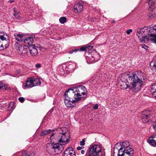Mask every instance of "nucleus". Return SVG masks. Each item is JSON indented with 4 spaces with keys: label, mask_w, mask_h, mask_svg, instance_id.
Returning <instances> with one entry per match:
<instances>
[{
    "label": "nucleus",
    "mask_w": 156,
    "mask_h": 156,
    "mask_svg": "<svg viewBox=\"0 0 156 156\" xmlns=\"http://www.w3.org/2000/svg\"><path fill=\"white\" fill-rule=\"evenodd\" d=\"M146 78L145 74L141 71H135L130 75L125 74L122 77V81L126 84L125 89L128 88L135 92L140 91L143 81Z\"/></svg>",
    "instance_id": "1"
},
{
    "label": "nucleus",
    "mask_w": 156,
    "mask_h": 156,
    "mask_svg": "<svg viewBox=\"0 0 156 156\" xmlns=\"http://www.w3.org/2000/svg\"><path fill=\"white\" fill-rule=\"evenodd\" d=\"M87 90L83 86H79L77 88L69 89L64 94V101L66 106L68 107H74L73 105L79 101L81 99L85 100L86 97H82V95H87Z\"/></svg>",
    "instance_id": "2"
},
{
    "label": "nucleus",
    "mask_w": 156,
    "mask_h": 156,
    "mask_svg": "<svg viewBox=\"0 0 156 156\" xmlns=\"http://www.w3.org/2000/svg\"><path fill=\"white\" fill-rule=\"evenodd\" d=\"M154 31L156 32V24L153 27H148L147 29L145 27L141 29H138L137 30V35L141 42H143L145 39H147L148 41H151L155 43L154 41L149 39V37L156 35V34H152L151 33L154 32Z\"/></svg>",
    "instance_id": "3"
},
{
    "label": "nucleus",
    "mask_w": 156,
    "mask_h": 156,
    "mask_svg": "<svg viewBox=\"0 0 156 156\" xmlns=\"http://www.w3.org/2000/svg\"><path fill=\"white\" fill-rule=\"evenodd\" d=\"M47 150L48 152L52 155H55L60 153L63 149L62 145L58 144L48 143L46 145Z\"/></svg>",
    "instance_id": "4"
},
{
    "label": "nucleus",
    "mask_w": 156,
    "mask_h": 156,
    "mask_svg": "<svg viewBox=\"0 0 156 156\" xmlns=\"http://www.w3.org/2000/svg\"><path fill=\"white\" fill-rule=\"evenodd\" d=\"M101 150V148L99 145H94L92 146L89 151L87 152L85 156H98V153Z\"/></svg>",
    "instance_id": "5"
},
{
    "label": "nucleus",
    "mask_w": 156,
    "mask_h": 156,
    "mask_svg": "<svg viewBox=\"0 0 156 156\" xmlns=\"http://www.w3.org/2000/svg\"><path fill=\"white\" fill-rule=\"evenodd\" d=\"M122 149L126 152L127 154L134 155V150L132 147L130 145L129 142L127 141H125L120 143Z\"/></svg>",
    "instance_id": "6"
},
{
    "label": "nucleus",
    "mask_w": 156,
    "mask_h": 156,
    "mask_svg": "<svg viewBox=\"0 0 156 156\" xmlns=\"http://www.w3.org/2000/svg\"><path fill=\"white\" fill-rule=\"evenodd\" d=\"M62 131V135L61 136L60 135V137L59 138V143H65L66 144L68 143L69 140V136L68 134L66 133V132L67 131V129L65 127H62L61 128Z\"/></svg>",
    "instance_id": "7"
},
{
    "label": "nucleus",
    "mask_w": 156,
    "mask_h": 156,
    "mask_svg": "<svg viewBox=\"0 0 156 156\" xmlns=\"http://www.w3.org/2000/svg\"><path fill=\"white\" fill-rule=\"evenodd\" d=\"M151 113L150 110H145L141 113L140 117L142 121L144 123H147L151 120Z\"/></svg>",
    "instance_id": "8"
},
{
    "label": "nucleus",
    "mask_w": 156,
    "mask_h": 156,
    "mask_svg": "<svg viewBox=\"0 0 156 156\" xmlns=\"http://www.w3.org/2000/svg\"><path fill=\"white\" fill-rule=\"evenodd\" d=\"M29 52V55L32 56H36L37 54V50L34 44L27 46Z\"/></svg>",
    "instance_id": "9"
},
{
    "label": "nucleus",
    "mask_w": 156,
    "mask_h": 156,
    "mask_svg": "<svg viewBox=\"0 0 156 156\" xmlns=\"http://www.w3.org/2000/svg\"><path fill=\"white\" fill-rule=\"evenodd\" d=\"M88 57L90 62H91L97 61L100 58V55L96 52H95L94 54L93 52H92L89 55Z\"/></svg>",
    "instance_id": "10"
},
{
    "label": "nucleus",
    "mask_w": 156,
    "mask_h": 156,
    "mask_svg": "<svg viewBox=\"0 0 156 156\" xmlns=\"http://www.w3.org/2000/svg\"><path fill=\"white\" fill-rule=\"evenodd\" d=\"M60 136L59 134H55L54 133L52 134L50 137V141L51 142V144H58L59 143V138Z\"/></svg>",
    "instance_id": "11"
},
{
    "label": "nucleus",
    "mask_w": 156,
    "mask_h": 156,
    "mask_svg": "<svg viewBox=\"0 0 156 156\" xmlns=\"http://www.w3.org/2000/svg\"><path fill=\"white\" fill-rule=\"evenodd\" d=\"M63 156H76L75 152L72 147H68L64 151Z\"/></svg>",
    "instance_id": "12"
},
{
    "label": "nucleus",
    "mask_w": 156,
    "mask_h": 156,
    "mask_svg": "<svg viewBox=\"0 0 156 156\" xmlns=\"http://www.w3.org/2000/svg\"><path fill=\"white\" fill-rule=\"evenodd\" d=\"M33 82L32 78H28L25 83H23V88L25 89L26 88H30L34 87Z\"/></svg>",
    "instance_id": "13"
},
{
    "label": "nucleus",
    "mask_w": 156,
    "mask_h": 156,
    "mask_svg": "<svg viewBox=\"0 0 156 156\" xmlns=\"http://www.w3.org/2000/svg\"><path fill=\"white\" fill-rule=\"evenodd\" d=\"M120 150L118 151V152H116L115 156H133L134 155L127 154L126 152L122 149V147H120Z\"/></svg>",
    "instance_id": "14"
},
{
    "label": "nucleus",
    "mask_w": 156,
    "mask_h": 156,
    "mask_svg": "<svg viewBox=\"0 0 156 156\" xmlns=\"http://www.w3.org/2000/svg\"><path fill=\"white\" fill-rule=\"evenodd\" d=\"M148 142L151 146L156 147V135H153L150 137L148 140Z\"/></svg>",
    "instance_id": "15"
},
{
    "label": "nucleus",
    "mask_w": 156,
    "mask_h": 156,
    "mask_svg": "<svg viewBox=\"0 0 156 156\" xmlns=\"http://www.w3.org/2000/svg\"><path fill=\"white\" fill-rule=\"evenodd\" d=\"M33 41V37L32 36H29L23 39V42L27 44V46L31 45Z\"/></svg>",
    "instance_id": "16"
},
{
    "label": "nucleus",
    "mask_w": 156,
    "mask_h": 156,
    "mask_svg": "<svg viewBox=\"0 0 156 156\" xmlns=\"http://www.w3.org/2000/svg\"><path fill=\"white\" fill-rule=\"evenodd\" d=\"M74 8V11L75 12H80L83 10V5L80 3H78L76 5Z\"/></svg>",
    "instance_id": "17"
},
{
    "label": "nucleus",
    "mask_w": 156,
    "mask_h": 156,
    "mask_svg": "<svg viewBox=\"0 0 156 156\" xmlns=\"http://www.w3.org/2000/svg\"><path fill=\"white\" fill-rule=\"evenodd\" d=\"M16 40L19 42H23V36L20 34L16 33L14 34Z\"/></svg>",
    "instance_id": "18"
},
{
    "label": "nucleus",
    "mask_w": 156,
    "mask_h": 156,
    "mask_svg": "<svg viewBox=\"0 0 156 156\" xmlns=\"http://www.w3.org/2000/svg\"><path fill=\"white\" fill-rule=\"evenodd\" d=\"M121 147V145H120V143H117L114 146L113 149V156H115L116 152H118V151L120 150V147Z\"/></svg>",
    "instance_id": "19"
},
{
    "label": "nucleus",
    "mask_w": 156,
    "mask_h": 156,
    "mask_svg": "<svg viewBox=\"0 0 156 156\" xmlns=\"http://www.w3.org/2000/svg\"><path fill=\"white\" fill-rule=\"evenodd\" d=\"M23 48L22 49H20V54L23 55H29V52L28 51V48H25L24 47H23Z\"/></svg>",
    "instance_id": "20"
},
{
    "label": "nucleus",
    "mask_w": 156,
    "mask_h": 156,
    "mask_svg": "<svg viewBox=\"0 0 156 156\" xmlns=\"http://www.w3.org/2000/svg\"><path fill=\"white\" fill-rule=\"evenodd\" d=\"M33 81L34 86H40L41 83L40 79L38 78H32Z\"/></svg>",
    "instance_id": "21"
},
{
    "label": "nucleus",
    "mask_w": 156,
    "mask_h": 156,
    "mask_svg": "<svg viewBox=\"0 0 156 156\" xmlns=\"http://www.w3.org/2000/svg\"><path fill=\"white\" fill-rule=\"evenodd\" d=\"M35 153L34 152H28L27 151H25L21 154L22 156H34Z\"/></svg>",
    "instance_id": "22"
},
{
    "label": "nucleus",
    "mask_w": 156,
    "mask_h": 156,
    "mask_svg": "<svg viewBox=\"0 0 156 156\" xmlns=\"http://www.w3.org/2000/svg\"><path fill=\"white\" fill-rule=\"evenodd\" d=\"M151 92L154 97L156 98V83L152 85L151 87Z\"/></svg>",
    "instance_id": "23"
},
{
    "label": "nucleus",
    "mask_w": 156,
    "mask_h": 156,
    "mask_svg": "<svg viewBox=\"0 0 156 156\" xmlns=\"http://www.w3.org/2000/svg\"><path fill=\"white\" fill-rule=\"evenodd\" d=\"M148 3L149 5V9H151L156 7L155 6V2L153 0H148Z\"/></svg>",
    "instance_id": "24"
},
{
    "label": "nucleus",
    "mask_w": 156,
    "mask_h": 156,
    "mask_svg": "<svg viewBox=\"0 0 156 156\" xmlns=\"http://www.w3.org/2000/svg\"><path fill=\"white\" fill-rule=\"evenodd\" d=\"M149 11L151 16L153 17H156V7L151 9H149Z\"/></svg>",
    "instance_id": "25"
},
{
    "label": "nucleus",
    "mask_w": 156,
    "mask_h": 156,
    "mask_svg": "<svg viewBox=\"0 0 156 156\" xmlns=\"http://www.w3.org/2000/svg\"><path fill=\"white\" fill-rule=\"evenodd\" d=\"M52 131V130L51 129L42 130L40 136H44L47 134L50 133Z\"/></svg>",
    "instance_id": "26"
},
{
    "label": "nucleus",
    "mask_w": 156,
    "mask_h": 156,
    "mask_svg": "<svg viewBox=\"0 0 156 156\" xmlns=\"http://www.w3.org/2000/svg\"><path fill=\"white\" fill-rule=\"evenodd\" d=\"M8 88V86L2 82H0V90H5Z\"/></svg>",
    "instance_id": "27"
},
{
    "label": "nucleus",
    "mask_w": 156,
    "mask_h": 156,
    "mask_svg": "<svg viewBox=\"0 0 156 156\" xmlns=\"http://www.w3.org/2000/svg\"><path fill=\"white\" fill-rule=\"evenodd\" d=\"M14 48L15 49L20 51V49H22L23 48V47L22 46L20 45L18 43H16L14 44Z\"/></svg>",
    "instance_id": "28"
},
{
    "label": "nucleus",
    "mask_w": 156,
    "mask_h": 156,
    "mask_svg": "<svg viewBox=\"0 0 156 156\" xmlns=\"http://www.w3.org/2000/svg\"><path fill=\"white\" fill-rule=\"evenodd\" d=\"M66 18L65 17H60L59 19V21L61 23L63 24L65 23L66 22Z\"/></svg>",
    "instance_id": "29"
},
{
    "label": "nucleus",
    "mask_w": 156,
    "mask_h": 156,
    "mask_svg": "<svg viewBox=\"0 0 156 156\" xmlns=\"http://www.w3.org/2000/svg\"><path fill=\"white\" fill-rule=\"evenodd\" d=\"M7 37V35L6 33H4L3 34L0 35V38L2 41L5 40L6 39V38L5 37Z\"/></svg>",
    "instance_id": "30"
},
{
    "label": "nucleus",
    "mask_w": 156,
    "mask_h": 156,
    "mask_svg": "<svg viewBox=\"0 0 156 156\" xmlns=\"http://www.w3.org/2000/svg\"><path fill=\"white\" fill-rule=\"evenodd\" d=\"M149 39L154 41L156 44V35H154L149 37Z\"/></svg>",
    "instance_id": "31"
},
{
    "label": "nucleus",
    "mask_w": 156,
    "mask_h": 156,
    "mask_svg": "<svg viewBox=\"0 0 156 156\" xmlns=\"http://www.w3.org/2000/svg\"><path fill=\"white\" fill-rule=\"evenodd\" d=\"M8 45L7 44H5V47L3 46V45L2 44H0V51H1L2 50L6 49V48L7 47Z\"/></svg>",
    "instance_id": "32"
},
{
    "label": "nucleus",
    "mask_w": 156,
    "mask_h": 156,
    "mask_svg": "<svg viewBox=\"0 0 156 156\" xmlns=\"http://www.w3.org/2000/svg\"><path fill=\"white\" fill-rule=\"evenodd\" d=\"M14 105V103L12 102H10L8 105L9 108V109L12 108Z\"/></svg>",
    "instance_id": "33"
},
{
    "label": "nucleus",
    "mask_w": 156,
    "mask_h": 156,
    "mask_svg": "<svg viewBox=\"0 0 156 156\" xmlns=\"http://www.w3.org/2000/svg\"><path fill=\"white\" fill-rule=\"evenodd\" d=\"M79 51V49H75L74 50H71V51H69L68 52V53L72 54L73 52H75V53H76V52H77Z\"/></svg>",
    "instance_id": "34"
},
{
    "label": "nucleus",
    "mask_w": 156,
    "mask_h": 156,
    "mask_svg": "<svg viewBox=\"0 0 156 156\" xmlns=\"http://www.w3.org/2000/svg\"><path fill=\"white\" fill-rule=\"evenodd\" d=\"M79 49V51H87L86 47H83Z\"/></svg>",
    "instance_id": "35"
},
{
    "label": "nucleus",
    "mask_w": 156,
    "mask_h": 156,
    "mask_svg": "<svg viewBox=\"0 0 156 156\" xmlns=\"http://www.w3.org/2000/svg\"><path fill=\"white\" fill-rule=\"evenodd\" d=\"M85 140L83 139L80 142V144L81 146H83L85 144Z\"/></svg>",
    "instance_id": "36"
},
{
    "label": "nucleus",
    "mask_w": 156,
    "mask_h": 156,
    "mask_svg": "<svg viewBox=\"0 0 156 156\" xmlns=\"http://www.w3.org/2000/svg\"><path fill=\"white\" fill-rule=\"evenodd\" d=\"M21 102H23L24 101V99L22 97H20L18 99Z\"/></svg>",
    "instance_id": "37"
},
{
    "label": "nucleus",
    "mask_w": 156,
    "mask_h": 156,
    "mask_svg": "<svg viewBox=\"0 0 156 156\" xmlns=\"http://www.w3.org/2000/svg\"><path fill=\"white\" fill-rule=\"evenodd\" d=\"M86 49L87 50H89L91 49L92 48H93V47L92 46L89 45L87 46H86Z\"/></svg>",
    "instance_id": "38"
},
{
    "label": "nucleus",
    "mask_w": 156,
    "mask_h": 156,
    "mask_svg": "<svg viewBox=\"0 0 156 156\" xmlns=\"http://www.w3.org/2000/svg\"><path fill=\"white\" fill-rule=\"evenodd\" d=\"M141 47L142 48H144L145 50H147V49L148 47L145 44H143L141 45Z\"/></svg>",
    "instance_id": "39"
},
{
    "label": "nucleus",
    "mask_w": 156,
    "mask_h": 156,
    "mask_svg": "<svg viewBox=\"0 0 156 156\" xmlns=\"http://www.w3.org/2000/svg\"><path fill=\"white\" fill-rule=\"evenodd\" d=\"M98 104H96L95 105L93 106V108L94 109H98Z\"/></svg>",
    "instance_id": "40"
},
{
    "label": "nucleus",
    "mask_w": 156,
    "mask_h": 156,
    "mask_svg": "<svg viewBox=\"0 0 156 156\" xmlns=\"http://www.w3.org/2000/svg\"><path fill=\"white\" fill-rule=\"evenodd\" d=\"M132 31V29H129L128 30H127L126 32V33L128 34H129Z\"/></svg>",
    "instance_id": "41"
},
{
    "label": "nucleus",
    "mask_w": 156,
    "mask_h": 156,
    "mask_svg": "<svg viewBox=\"0 0 156 156\" xmlns=\"http://www.w3.org/2000/svg\"><path fill=\"white\" fill-rule=\"evenodd\" d=\"M153 126L154 130L156 131V121L153 125Z\"/></svg>",
    "instance_id": "42"
},
{
    "label": "nucleus",
    "mask_w": 156,
    "mask_h": 156,
    "mask_svg": "<svg viewBox=\"0 0 156 156\" xmlns=\"http://www.w3.org/2000/svg\"><path fill=\"white\" fill-rule=\"evenodd\" d=\"M15 17H16V18L17 19H18L19 20H21V17L20 16V15H19V14H18V15H16Z\"/></svg>",
    "instance_id": "43"
},
{
    "label": "nucleus",
    "mask_w": 156,
    "mask_h": 156,
    "mask_svg": "<svg viewBox=\"0 0 156 156\" xmlns=\"http://www.w3.org/2000/svg\"><path fill=\"white\" fill-rule=\"evenodd\" d=\"M14 15L15 16L16 15H18V14H19V12H18L15 11V10H14Z\"/></svg>",
    "instance_id": "44"
},
{
    "label": "nucleus",
    "mask_w": 156,
    "mask_h": 156,
    "mask_svg": "<svg viewBox=\"0 0 156 156\" xmlns=\"http://www.w3.org/2000/svg\"><path fill=\"white\" fill-rule=\"evenodd\" d=\"M83 148H84V147H77V149L78 150H81V149H82Z\"/></svg>",
    "instance_id": "45"
},
{
    "label": "nucleus",
    "mask_w": 156,
    "mask_h": 156,
    "mask_svg": "<svg viewBox=\"0 0 156 156\" xmlns=\"http://www.w3.org/2000/svg\"><path fill=\"white\" fill-rule=\"evenodd\" d=\"M36 66L37 68H40L41 67V65L39 64H37L36 65Z\"/></svg>",
    "instance_id": "46"
},
{
    "label": "nucleus",
    "mask_w": 156,
    "mask_h": 156,
    "mask_svg": "<svg viewBox=\"0 0 156 156\" xmlns=\"http://www.w3.org/2000/svg\"><path fill=\"white\" fill-rule=\"evenodd\" d=\"M85 153V151L84 150H82L81 151V153L83 154Z\"/></svg>",
    "instance_id": "47"
},
{
    "label": "nucleus",
    "mask_w": 156,
    "mask_h": 156,
    "mask_svg": "<svg viewBox=\"0 0 156 156\" xmlns=\"http://www.w3.org/2000/svg\"><path fill=\"white\" fill-rule=\"evenodd\" d=\"M21 72V71L20 70H17L16 71V73H20Z\"/></svg>",
    "instance_id": "48"
},
{
    "label": "nucleus",
    "mask_w": 156,
    "mask_h": 156,
    "mask_svg": "<svg viewBox=\"0 0 156 156\" xmlns=\"http://www.w3.org/2000/svg\"><path fill=\"white\" fill-rule=\"evenodd\" d=\"M4 33H5L3 31H1L0 30V34H3Z\"/></svg>",
    "instance_id": "49"
},
{
    "label": "nucleus",
    "mask_w": 156,
    "mask_h": 156,
    "mask_svg": "<svg viewBox=\"0 0 156 156\" xmlns=\"http://www.w3.org/2000/svg\"><path fill=\"white\" fill-rule=\"evenodd\" d=\"M9 2L11 3H12L13 2H14V1H13V0H10L9 1Z\"/></svg>",
    "instance_id": "50"
},
{
    "label": "nucleus",
    "mask_w": 156,
    "mask_h": 156,
    "mask_svg": "<svg viewBox=\"0 0 156 156\" xmlns=\"http://www.w3.org/2000/svg\"><path fill=\"white\" fill-rule=\"evenodd\" d=\"M112 23H115V21L113 20L112 22H111Z\"/></svg>",
    "instance_id": "51"
},
{
    "label": "nucleus",
    "mask_w": 156,
    "mask_h": 156,
    "mask_svg": "<svg viewBox=\"0 0 156 156\" xmlns=\"http://www.w3.org/2000/svg\"><path fill=\"white\" fill-rule=\"evenodd\" d=\"M72 65H69V67H71L72 66Z\"/></svg>",
    "instance_id": "52"
},
{
    "label": "nucleus",
    "mask_w": 156,
    "mask_h": 156,
    "mask_svg": "<svg viewBox=\"0 0 156 156\" xmlns=\"http://www.w3.org/2000/svg\"><path fill=\"white\" fill-rule=\"evenodd\" d=\"M27 46V45H25V47H27V46Z\"/></svg>",
    "instance_id": "53"
}]
</instances>
